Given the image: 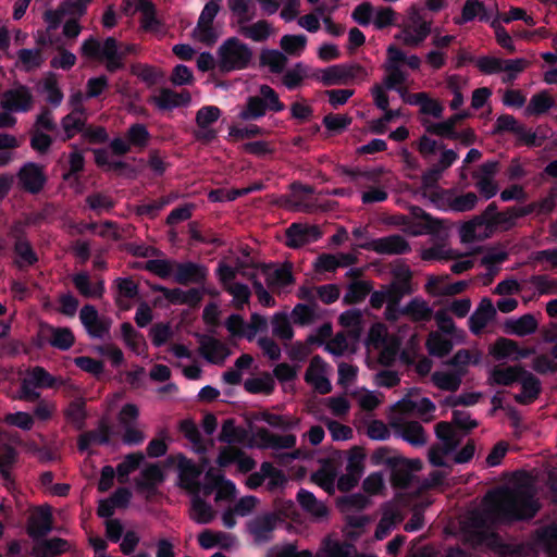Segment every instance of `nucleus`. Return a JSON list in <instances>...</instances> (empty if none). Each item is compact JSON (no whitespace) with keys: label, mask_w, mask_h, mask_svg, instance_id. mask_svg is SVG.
<instances>
[{"label":"nucleus","mask_w":557,"mask_h":557,"mask_svg":"<svg viewBox=\"0 0 557 557\" xmlns=\"http://www.w3.org/2000/svg\"><path fill=\"white\" fill-rule=\"evenodd\" d=\"M485 517L496 524H511L534 518L540 504L534 493L521 486H500L488 491L483 498Z\"/></svg>","instance_id":"f257e3e1"},{"label":"nucleus","mask_w":557,"mask_h":557,"mask_svg":"<svg viewBox=\"0 0 557 557\" xmlns=\"http://www.w3.org/2000/svg\"><path fill=\"white\" fill-rule=\"evenodd\" d=\"M371 462L374 466H386L391 471V484L397 490H407L410 487L414 472L422 469L420 459H407L394 454L389 447H379L371 455Z\"/></svg>","instance_id":"f03ea898"},{"label":"nucleus","mask_w":557,"mask_h":557,"mask_svg":"<svg viewBox=\"0 0 557 557\" xmlns=\"http://www.w3.org/2000/svg\"><path fill=\"white\" fill-rule=\"evenodd\" d=\"M285 110V104L281 101L278 94L269 85L263 84L259 87V95L249 96L246 103L238 113L242 121H257L265 116L268 111L277 113Z\"/></svg>","instance_id":"7ed1b4c3"},{"label":"nucleus","mask_w":557,"mask_h":557,"mask_svg":"<svg viewBox=\"0 0 557 557\" xmlns=\"http://www.w3.org/2000/svg\"><path fill=\"white\" fill-rule=\"evenodd\" d=\"M216 55L220 72L230 73L249 67L252 50L237 37H230L218 48Z\"/></svg>","instance_id":"20e7f679"},{"label":"nucleus","mask_w":557,"mask_h":557,"mask_svg":"<svg viewBox=\"0 0 557 557\" xmlns=\"http://www.w3.org/2000/svg\"><path fill=\"white\" fill-rule=\"evenodd\" d=\"M82 55L106 61V70L109 73H115L119 71L121 63L115 62L116 52H115V38L108 37L104 39L103 44H101L98 39L90 36L81 46Z\"/></svg>","instance_id":"39448f33"},{"label":"nucleus","mask_w":557,"mask_h":557,"mask_svg":"<svg viewBox=\"0 0 557 557\" xmlns=\"http://www.w3.org/2000/svg\"><path fill=\"white\" fill-rule=\"evenodd\" d=\"M367 70L358 63H342L321 70V76L314 75L324 86L346 85L351 81H363Z\"/></svg>","instance_id":"423d86ee"},{"label":"nucleus","mask_w":557,"mask_h":557,"mask_svg":"<svg viewBox=\"0 0 557 557\" xmlns=\"http://www.w3.org/2000/svg\"><path fill=\"white\" fill-rule=\"evenodd\" d=\"M506 215V210L498 212L496 202H491L481 214L473 216L461 226L460 234L462 240H473L476 237V230L479 227L492 228L507 223Z\"/></svg>","instance_id":"0eeeda50"},{"label":"nucleus","mask_w":557,"mask_h":557,"mask_svg":"<svg viewBox=\"0 0 557 557\" xmlns=\"http://www.w3.org/2000/svg\"><path fill=\"white\" fill-rule=\"evenodd\" d=\"M18 186L30 195H38L45 188L48 176L45 166L36 162H25L16 173Z\"/></svg>","instance_id":"6e6552de"},{"label":"nucleus","mask_w":557,"mask_h":557,"mask_svg":"<svg viewBox=\"0 0 557 557\" xmlns=\"http://www.w3.org/2000/svg\"><path fill=\"white\" fill-rule=\"evenodd\" d=\"M34 103L35 98L30 88L21 83L7 89L1 97V107L9 112H29Z\"/></svg>","instance_id":"1a4fd4ad"},{"label":"nucleus","mask_w":557,"mask_h":557,"mask_svg":"<svg viewBox=\"0 0 557 557\" xmlns=\"http://www.w3.org/2000/svg\"><path fill=\"white\" fill-rule=\"evenodd\" d=\"M359 247L379 255H406L411 251L408 240L399 234L371 239L360 244Z\"/></svg>","instance_id":"9d476101"},{"label":"nucleus","mask_w":557,"mask_h":557,"mask_svg":"<svg viewBox=\"0 0 557 557\" xmlns=\"http://www.w3.org/2000/svg\"><path fill=\"white\" fill-rule=\"evenodd\" d=\"M322 231L318 225L292 223L285 231V245L292 249H298L309 243L319 240Z\"/></svg>","instance_id":"9b49d317"},{"label":"nucleus","mask_w":557,"mask_h":557,"mask_svg":"<svg viewBox=\"0 0 557 557\" xmlns=\"http://www.w3.org/2000/svg\"><path fill=\"white\" fill-rule=\"evenodd\" d=\"M209 275L206 265L193 261L175 262L174 280L180 285H203Z\"/></svg>","instance_id":"f8f14e48"},{"label":"nucleus","mask_w":557,"mask_h":557,"mask_svg":"<svg viewBox=\"0 0 557 557\" xmlns=\"http://www.w3.org/2000/svg\"><path fill=\"white\" fill-rule=\"evenodd\" d=\"M219 11V3L207 2L199 15L195 30L199 33V40L207 46H212L218 40V34L212 24Z\"/></svg>","instance_id":"ddd939ff"},{"label":"nucleus","mask_w":557,"mask_h":557,"mask_svg":"<svg viewBox=\"0 0 557 557\" xmlns=\"http://www.w3.org/2000/svg\"><path fill=\"white\" fill-rule=\"evenodd\" d=\"M410 213L412 215V221L408 224V230L414 236L423 234L434 235L443 227V223L440 219L432 216L418 206L411 207Z\"/></svg>","instance_id":"4468645a"},{"label":"nucleus","mask_w":557,"mask_h":557,"mask_svg":"<svg viewBox=\"0 0 557 557\" xmlns=\"http://www.w3.org/2000/svg\"><path fill=\"white\" fill-rule=\"evenodd\" d=\"M199 339V352L210 363L223 364L231 355L230 348L220 339L209 335H197Z\"/></svg>","instance_id":"2eb2a0df"},{"label":"nucleus","mask_w":557,"mask_h":557,"mask_svg":"<svg viewBox=\"0 0 557 557\" xmlns=\"http://www.w3.org/2000/svg\"><path fill=\"white\" fill-rule=\"evenodd\" d=\"M112 435V428L106 420H100L96 430L85 431L77 437V449L79 453L92 454L89 451L92 445H109Z\"/></svg>","instance_id":"dca6fc26"},{"label":"nucleus","mask_w":557,"mask_h":557,"mask_svg":"<svg viewBox=\"0 0 557 557\" xmlns=\"http://www.w3.org/2000/svg\"><path fill=\"white\" fill-rule=\"evenodd\" d=\"M280 521L281 518L277 513L268 512L250 520L247 523V529L257 543H265L272 539L271 533Z\"/></svg>","instance_id":"f3484780"},{"label":"nucleus","mask_w":557,"mask_h":557,"mask_svg":"<svg viewBox=\"0 0 557 557\" xmlns=\"http://www.w3.org/2000/svg\"><path fill=\"white\" fill-rule=\"evenodd\" d=\"M53 517L50 506L39 507L29 518L27 525L28 535L34 539L46 536L52 530Z\"/></svg>","instance_id":"a211bd4d"},{"label":"nucleus","mask_w":557,"mask_h":557,"mask_svg":"<svg viewBox=\"0 0 557 557\" xmlns=\"http://www.w3.org/2000/svg\"><path fill=\"white\" fill-rule=\"evenodd\" d=\"M517 383L521 384V393L515 395V401L519 405H531L542 393L540 379L525 369H523Z\"/></svg>","instance_id":"6ab92c4d"},{"label":"nucleus","mask_w":557,"mask_h":557,"mask_svg":"<svg viewBox=\"0 0 557 557\" xmlns=\"http://www.w3.org/2000/svg\"><path fill=\"white\" fill-rule=\"evenodd\" d=\"M496 308L492 300L484 297L478 305L474 312L468 319L469 330L474 335H480L487 323L496 317Z\"/></svg>","instance_id":"aec40b11"},{"label":"nucleus","mask_w":557,"mask_h":557,"mask_svg":"<svg viewBox=\"0 0 557 557\" xmlns=\"http://www.w3.org/2000/svg\"><path fill=\"white\" fill-rule=\"evenodd\" d=\"M256 437L260 441V448H271V449H290L296 446V435L286 434V435H277L271 433L265 428L257 429L255 433Z\"/></svg>","instance_id":"412c9836"},{"label":"nucleus","mask_w":557,"mask_h":557,"mask_svg":"<svg viewBox=\"0 0 557 557\" xmlns=\"http://www.w3.org/2000/svg\"><path fill=\"white\" fill-rule=\"evenodd\" d=\"M251 267L255 269H261L264 274H268L267 283L270 287H286L295 283L293 264L289 262H285L273 273H269L271 265L267 263H252Z\"/></svg>","instance_id":"4be33fe9"},{"label":"nucleus","mask_w":557,"mask_h":557,"mask_svg":"<svg viewBox=\"0 0 557 557\" xmlns=\"http://www.w3.org/2000/svg\"><path fill=\"white\" fill-rule=\"evenodd\" d=\"M413 26L406 28L401 35H397V39H401L404 45L409 47H418L431 33V22L424 21L417 15L412 20Z\"/></svg>","instance_id":"5701e85b"},{"label":"nucleus","mask_w":557,"mask_h":557,"mask_svg":"<svg viewBox=\"0 0 557 557\" xmlns=\"http://www.w3.org/2000/svg\"><path fill=\"white\" fill-rule=\"evenodd\" d=\"M523 369L520 364L505 368L495 366L488 373L487 383L490 385L511 386L518 382Z\"/></svg>","instance_id":"b1692460"},{"label":"nucleus","mask_w":557,"mask_h":557,"mask_svg":"<svg viewBox=\"0 0 557 557\" xmlns=\"http://www.w3.org/2000/svg\"><path fill=\"white\" fill-rule=\"evenodd\" d=\"M72 282L78 293L85 298H101L106 289L102 280L91 284L87 272H79L73 275Z\"/></svg>","instance_id":"393cba45"},{"label":"nucleus","mask_w":557,"mask_h":557,"mask_svg":"<svg viewBox=\"0 0 557 557\" xmlns=\"http://www.w3.org/2000/svg\"><path fill=\"white\" fill-rule=\"evenodd\" d=\"M67 548L69 542L66 540L53 537L36 543L30 550V555L35 557H54L66 552Z\"/></svg>","instance_id":"a878e982"},{"label":"nucleus","mask_w":557,"mask_h":557,"mask_svg":"<svg viewBox=\"0 0 557 557\" xmlns=\"http://www.w3.org/2000/svg\"><path fill=\"white\" fill-rule=\"evenodd\" d=\"M288 59L283 51L277 49H262L259 55V65L261 67H269L273 74H281L284 72Z\"/></svg>","instance_id":"bb28decb"},{"label":"nucleus","mask_w":557,"mask_h":557,"mask_svg":"<svg viewBox=\"0 0 557 557\" xmlns=\"http://www.w3.org/2000/svg\"><path fill=\"white\" fill-rule=\"evenodd\" d=\"M190 99L188 91L176 92L172 89L163 88L156 98V104L161 110H172L188 104Z\"/></svg>","instance_id":"cd10ccee"},{"label":"nucleus","mask_w":557,"mask_h":557,"mask_svg":"<svg viewBox=\"0 0 557 557\" xmlns=\"http://www.w3.org/2000/svg\"><path fill=\"white\" fill-rule=\"evenodd\" d=\"M463 376V371H435L431 375V381L437 388L454 393L459 389Z\"/></svg>","instance_id":"c85d7f7f"},{"label":"nucleus","mask_w":557,"mask_h":557,"mask_svg":"<svg viewBox=\"0 0 557 557\" xmlns=\"http://www.w3.org/2000/svg\"><path fill=\"white\" fill-rule=\"evenodd\" d=\"M164 481V474L162 469L157 463L147 466L141 471V479L136 481V487L138 491H147L153 493L157 485Z\"/></svg>","instance_id":"c756f323"},{"label":"nucleus","mask_w":557,"mask_h":557,"mask_svg":"<svg viewBox=\"0 0 557 557\" xmlns=\"http://www.w3.org/2000/svg\"><path fill=\"white\" fill-rule=\"evenodd\" d=\"M537 329V321L533 314L527 313L519 319H508L505 322V331L517 336L533 334Z\"/></svg>","instance_id":"7c9ffc66"},{"label":"nucleus","mask_w":557,"mask_h":557,"mask_svg":"<svg viewBox=\"0 0 557 557\" xmlns=\"http://www.w3.org/2000/svg\"><path fill=\"white\" fill-rule=\"evenodd\" d=\"M64 417L76 430L82 431L86 426L88 417L86 411V401L84 398H76L64 409Z\"/></svg>","instance_id":"2f4dec72"},{"label":"nucleus","mask_w":557,"mask_h":557,"mask_svg":"<svg viewBox=\"0 0 557 557\" xmlns=\"http://www.w3.org/2000/svg\"><path fill=\"white\" fill-rule=\"evenodd\" d=\"M296 498L301 508L306 512L317 518H324L327 516V507L323 503L319 502L317 497L313 495V493L305 488H300L297 493Z\"/></svg>","instance_id":"473e14b6"},{"label":"nucleus","mask_w":557,"mask_h":557,"mask_svg":"<svg viewBox=\"0 0 557 557\" xmlns=\"http://www.w3.org/2000/svg\"><path fill=\"white\" fill-rule=\"evenodd\" d=\"M239 33L247 39L263 42L271 36V25L265 20H260L251 25L239 24Z\"/></svg>","instance_id":"72a5a7b5"},{"label":"nucleus","mask_w":557,"mask_h":557,"mask_svg":"<svg viewBox=\"0 0 557 557\" xmlns=\"http://www.w3.org/2000/svg\"><path fill=\"white\" fill-rule=\"evenodd\" d=\"M180 431L193 444L194 451L199 455L207 453L201 433L193 420L185 419L180 423Z\"/></svg>","instance_id":"f704fd0d"},{"label":"nucleus","mask_w":557,"mask_h":557,"mask_svg":"<svg viewBox=\"0 0 557 557\" xmlns=\"http://www.w3.org/2000/svg\"><path fill=\"white\" fill-rule=\"evenodd\" d=\"M403 315L409 317L413 322L429 321L432 317V310L428 304L416 297L411 299L401 309Z\"/></svg>","instance_id":"c9c22d12"},{"label":"nucleus","mask_w":557,"mask_h":557,"mask_svg":"<svg viewBox=\"0 0 557 557\" xmlns=\"http://www.w3.org/2000/svg\"><path fill=\"white\" fill-rule=\"evenodd\" d=\"M227 7L238 24H246L256 16V5L251 0H227Z\"/></svg>","instance_id":"e433bc0d"},{"label":"nucleus","mask_w":557,"mask_h":557,"mask_svg":"<svg viewBox=\"0 0 557 557\" xmlns=\"http://www.w3.org/2000/svg\"><path fill=\"white\" fill-rule=\"evenodd\" d=\"M244 387L246 392L250 394L270 395L275 388V382L269 372H264L259 377L247 379L244 383Z\"/></svg>","instance_id":"4c0bfd02"},{"label":"nucleus","mask_w":557,"mask_h":557,"mask_svg":"<svg viewBox=\"0 0 557 557\" xmlns=\"http://www.w3.org/2000/svg\"><path fill=\"white\" fill-rule=\"evenodd\" d=\"M190 518L199 524H208L214 518L213 508L200 496L195 495L191 499Z\"/></svg>","instance_id":"58836bf2"},{"label":"nucleus","mask_w":557,"mask_h":557,"mask_svg":"<svg viewBox=\"0 0 557 557\" xmlns=\"http://www.w3.org/2000/svg\"><path fill=\"white\" fill-rule=\"evenodd\" d=\"M518 350V343L513 339H509L507 337H499L495 341L493 345L490 346V355L497 361H502L505 359L515 356V351Z\"/></svg>","instance_id":"ea45409f"},{"label":"nucleus","mask_w":557,"mask_h":557,"mask_svg":"<svg viewBox=\"0 0 557 557\" xmlns=\"http://www.w3.org/2000/svg\"><path fill=\"white\" fill-rule=\"evenodd\" d=\"M425 346L431 356L438 358L446 357L453 350L451 341L438 333H431L426 339Z\"/></svg>","instance_id":"a19ab883"},{"label":"nucleus","mask_w":557,"mask_h":557,"mask_svg":"<svg viewBox=\"0 0 557 557\" xmlns=\"http://www.w3.org/2000/svg\"><path fill=\"white\" fill-rule=\"evenodd\" d=\"M75 343L74 333L66 326H53L51 330V346L62 351L69 350Z\"/></svg>","instance_id":"79ce46f5"},{"label":"nucleus","mask_w":557,"mask_h":557,"mask_svg":"<svg viewBox=\"0 0 557 557\" xmlns=\"http://www.w3.org/2000/svg\"><path fill=\"white\" fill-rule=\"evenodd\" d=\"M280 46L285 54L292 57H299L307 46V36L299 35H284L280 40Z\"/></svg>","instance_id":"37998d69"},{"label":"nucleus","mask_w":557,"mask_h":557,"mask_svg":"<svg viewBox=\"0 0 557 557\" xmlns=\"http://www.w3.org/2000/svg\"><path fill=\"white\" fill-rule=\"evenodd\" d=\"M177 468L180 479L185 484H191L202 473V470L183 454L177 455Z\"/></svg>","instance_id":"c03bdc74"},{"label":"nucleus","mask_w":557,"mask_h":557,"mask_svg":"<svg viewBox=\"0 0 557 557\" xmlns=\"http://www.w3.org/2000/svg\"><path fill=\"white\" fill-rule=\"evenodd\" d=\"M513 135L517 138V145L528 147H541L546 139L545 134L540 135V127L537 131H532L527 128L523 124H519Z\"/></svg>","instance_id":"a18cd8bd"},{"label":"nucleus","mask_w":557,"mask_h":557,"mask_svg":"<svg viewBox=\"0 0 557 557\" xmlns=\"http://www.w3.org/2000/svg\"><path fill=\"white\" fill-rule=\"evenodd\" d=\"M401 437L413 446H423L426 443L425 431L418 421H409L404 424Z\"/></svg>","instance_id":"49530a36"},{"label":"nucleus","mask_w":557,"mask_h":557,"mask_svg":"<svg viewBox=\"0 0 557 557\" xmlns=\"http://www.w3.org/2000/svg\"><path fill=\"white\" fill-rule=\"evenodd\" d=\"M78 112L72 111L61 119V126L64 131L63 141L72 139L77 133L84 132L86 121L79 116Z\"/></svg>","instance_id":"de8ad7c7"},{"label":"nucleus","mask_w":557,"mask_h":557,"mask_svg":"<svg viewBox=\"0 0 557 557\" xmlns=\"http://www.w3.org/2000/svg\"><path fill=\"white\" fill-rule=\"evenodd\" d=\"M554 106V100L545 91L535 94L525 108V115H541L546 113Z\"/></svg>","instance_id":"09e8293b"},{"label":"nucleus","mask_w":557,"mask_h":557,"mask_svg":"<svg viewBox=\"0 0 557 557\" xmlns=\"http://www.w3.org/2000/svg\"><path fill=\"white\" fill-rule=\"evenodd\" d=\"M25 379L27 383L33 384V387L38 388H52L57 381L53 375L40 366L32 368Z\"/></svg>","instance_id":"8fccbe9b"},{"label":"nucleus","mask_w":557,"mask_h":557,"mask_svg":"<svg viewBox=\"0 0 557 557\" xmlns=\"http://www.w3.org/2000/svg\"><path fill=\"white\" fill-rule=\"evenodd\" d=\"M144 459L143 453H132L125 456L124 460L116 467L117 479L121 483H124L129 473L139 468Z\"/></svg>","instance_id":"3c124183"},{"label":"nucleus","mask_w":557,"mask_h":557,"mask_svg":"<svg viewBox=\"0 0 557 557\" xmlns=\"http://www.w3.org/2000/svg\"><path fill=\"white\" fill-rule=\"evenodd\" d=\"M308 66L302 62L296 63L292 69L287 70L282 78L283 85L288 90L297 89L304 78L307 76Z\"/></svg>","instance_id":"603ef678"},{"label":"nucleus","mask_w":557,"mask_h":557,"mask_svg":"<svg viewBox=\"0 0 557 557\" xmlns=\"http://www.w3.org/2000/svg\"><path fill=\"white\" fill-rule=\"evenodd\" d=\"M371 285L364 281L352 282L344 296V302L355 305L363 301L371 292Z\"/></svg>","instance_id":"864d4df0"},{"label":"nucleus","mask_w":557,"mask_h":557,"mask_svg":"<svg viewBox=\"0 0 557 557\" xmlns=\"http://www.w3.org/2000/svg\"><path fill=\"white\" fill-rule=\"evenodd\" d=\"M435 434L443 442L446 451H454L459 441L456 438L455 431L449 422L441 421L435 425Z\"/></svg>","instance_id":"5fc2aeb1"},{"label":"nucleus","mask_w":557,"mask_h":557,"mask_svg":"<svg viewBox=\"0 0 557 557\" xmlns=\"http://www.w3.org/2000/svg\"><path fill=\"white\" fill-rule=\"evenodd\" d=\"M222 115V110L216 106H203L197 112L195 122L198 128H208Z\"/></svg>","instance_id":"6e6d98bb"},{"label":"nucleus","mask_w":557,"mask_h":557,"mask_svg":"<svg viewBox=\"0 0 557 557\" xmlns=\"http://www.w3.org/2000/svg\"><path fill=\"white\" fill-rule=\"evenodd\" d=\"M29 146L40 156L47 154L53 144V138L40 129H30Z\"/></svg>","instance_id":"4d7b16f0"},{"label":"nucleus","mask_w":557,"mask_h":557,"mask_svg":"<svg viewBox=\"0 0 557 557\" xmlns=\"http://www.w3.org/2000/svg\"><path fill=\"white\" fill-rule=\"evenodd\" d=\"M261 471L264 472L265 479H269L267 487L270 492H273L278 487H283L287 482L285 473L282 470L275 468L269 461H263L261 463Z\"/></svg>","instance_id":"13d9d810"},{"label":"nucleus","mask_w":557,"mask_h":557,"mask_svg":"<svg viewBox=\"0 0 557 557\" xmlns=\"http://www.w3.org/2000/svg\"><path fill=\"white\" fill-rule=\"evenodd\" d=\"M480 362V355L472 354L469 349H459L451 359L447 361L448 366L455 368V371H463L465 375L467 374V367L472 364H478Z\"/></svg>","instance_id":"bf43d9fd"},{"label":"nucleus","mask_w":557,"mask_h":557,"mask_svg":"<svg viewBox=\"0 0 557 557\" xmlns=\"http://www.w3.org/2000/svg\"><path fill=\"white\" fill-rule=\"evenodd\" d=\"M125 136L129 145L137 148H145L150 139V134L146 125L141 123L131 125Z\"/></svg>","instance_id":"052dcab7"},{"label":"nucleus","mask_w":557,"mask_h":557,"mask_svg":"<svg viewBox=\"0 0 557 557\" xmlns=\"http://www.w3.org/2000/svg\"><path fill=\"white\" fill-rule=\"evenodd\" d=\"M144 268L145 270L165 280L169 278L172 274L174 275L175 261H171L168 259H150L146 261Z\"/></svg>","instance_id":"680f3d73"},{"label":"nucleus","mask_w":557,"mask_h":557,"mask_svg":"<svg viewBox=\"0 0 557 557\" xmlns=\"http://www.w3.org/2000/svg\"><path fill=\"white\" fill-rule=\"evenodd\" d=\"M366 458V454L362 447L354 446L349 450V455L347 458L346 472L357 475L361 478L364 471L363 460Z\"/></svg>","instance_id":"e2e57ef3"},{"label":"nucleus","mask_w":557,"mask_h":557,"mask_svg":"<svg viewBox=\"0 0 557 557\" xmlns=\"http://www.w3.org/2000/svg\"><path fill=\"white\" fill-rule=\"evenodd\" d=\"M272 325L273 334L278 338L284 341H290L294 337V330L285 313H275L272 320Z\"/></svg>","instance_id":"0e129e2a"},{"label":"nucleus","mask_w":557,"mask_h":557,"mask_svg":"<svg viewBox=\"0 0 557 557\" xmlns=\"http://www.w3.org/2000/svg\"><path fill=\"white\" fill-rule=\"evenodd\" d=\"M42 89L47 92V101L52 107H59L63 100V92L58 86L57 77L53 73H50L42 83Z\"/></svg>","instance_id":"69168bd1"},{"label":"nucleus","mask_w":557,"mask_h":557,"mask_svg":"<svg viewBox=\"0 0 557 557\" xmlns=\"http://www.w3.org/2000/svg\"><path fill=\"white\" fill-rule=\"evenodd\" d=\"M225 290L233 296L234 306L237 310H243L244 306L250 300L251 292L244 283H234L230 286H225Z\"/></svg>","instance_id":"338daca9"},{"label":"nucleus","mask_w":557,"mask_h":557,"mask_svg":"<svg viewBox=\"0 0 557 557\" xmlns=\"http://www.w3.org/2000/svg\"><path fill=\"white\" fill-rule=\"evenodd\" d=\"M539 541L547 553L557 557V524H549L539 533Z\"/></svg>","instance_id":"774afa93"}]
</instances>
